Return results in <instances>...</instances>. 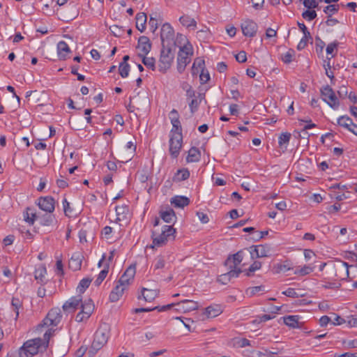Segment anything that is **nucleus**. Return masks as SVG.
Instances as JSON below:
<instances>
[{
	"instance_id": "21",
	"label": "nucleus",
	"mask_w": 357,
	"mask_h": 357,
	"mask_svg": "<svg viewBox=\"0 0 357 357\" xmlns=\"http://www.w3.org/2000/svg\"><path fill=\"white\" fill-rule=\"evenodd\" d=\"M158 294L159 291L158 289L143 288L142 290V295L138 296V299H141L142 297L145 301L151 302L158 296Z\"/></svg>"
},
{
	"instance_id": "42",
	"label": "nucleus",
	"mask_w": 357,
	"mask_h": 357,
	"mask_svg": "<svg viewBox=\"0 0 357 357\" xmlns=\"http://www.w3.org/2000/svg\"><path fill=\"white\" fill-rule=\"evenodd\" d=\"M142 63L147 68L151 69L152 70H155V60L153 57H146L142 56Z\"/></svg>"
},
{
	"instance_id": "55",
	"label": "nucleus",
	"mask_w": 357,
	"mask_h": 357,
	"mask_svg": "<svg viewBox=\"0 0 357 357\" xmlns=\"http://www.w3.org/2000/svg\"><path fill=\"white\" fill-rule=\"evenodd\" d=\"M264 286H256L251 288H249L247 289L246 293L248 294H250V296H253L256 294L257 293L264 291Z\"/></svg>"
},
{
	"instance_id": "38",
	"label": "nucleus",
	"mask_w": 357,
	"mask_h": 357,
	"mask_svg": "<svg viewBox=\"0 0 357 357\" xmlns=\"http://www.w3.org/2000/svg\"><path fill=\"white\" fill-rule=\"evenodd\" d=\"M337 123L340 126H342L349 130L350 129L351 125H353V121L347 116H342L338 119Z\"/></svg>"
},
{
	"instance_id": "14",
	"label": "nucleus",
	"mask_w": 357,
	"mask_h": 357,
	"mask_svg": "<svg viewBox=\"0 0 357 357\" xmlns=\"http://www.w3.org/2000/svg\"><path fill=\"white\" fill-rule=\"evenodd\" d=\"M243 258V250H240L232 256L229 257L225 261V265L228 266L229 268L240 269L239 268H237V266L241 263Z\"/></svg>"
},
{
	"instance_id": "20",
	"label": "nucleus",
	"mask_w": 357,
	"mask_h": 357,
	"mask_svg": "<svg viewBox=\"0 0 357 357\" xmlns=\"http://www.w3.org/2000/svg\"><path fill=\"white\" fill-rule=\"evenodd\" d=\"M116 219V222L127 220V216L129 212L128 206L123 204L121 206H115Z\"/></svg>"
},
{
	"instance_id": "64",
	"label": "nucleus",
	"mask_w": 357,
	"mask_h": 357,
	"mask_svg": "<svg viewBox=\"0 0 357 357\" xmlns=\"http://www.w3.org/2000/svg\"><path fill=\"white\" fill-rule=\"evenodd\" d=\"M197 215L198 218L199 219V220L202 223L206 224V223L208 222L209 218H208V216L207 215V214H206L203 212H197Z\"/></svg>"
},
{
	"instance_id": "59",
	"label": "nucleus",
	"mask_w": 357,
	"mask_h": 357,
	"mask_svg": "<svg viewBox=\"0 0 357 357\" xmlns=\"http://www.w3.org/2000/svg\"><path fill=\"white\" fill-rule=\"evenodd\" d=\"M149 26L153 32H155L158 27L157 18H153V15H150Z\"/></svg>"
},
{
	"instance_id": "23",
	"label": "nucleus",
	"mask_w": 357,
	"mask_h": 357,
	"mask_svg": "<svg viewBox=\"0 0 357 357\" xmlns=\"http://www.w3.org/2000/svg\"><path fill=\"white\" fill-rule=\"evenodd\" d=\"M136 28L140 31L144 32L146 29L147 16L145 13H139L136 15Z\"/></svg>"
},
{
	"instance_id": "30",
	"label": "nucleus",
	"mask_w": 357,
	"mask_h": 357,
	"mask_svg": "<svg viewBox=\"0 0 357 357\" xmlns=\"http://www.w3.org/2000/svg\"><path fill=\"white\" fill-rule=\"evenodd\" d=\"M37 220H39L40 223L44 226H50L55 221V217L51 213H47L45 215H38Z\"/></svg>"
},
{
	"instance_id": "2",
	"label": "nucleus",
	"mask_w": 357,
	"mask_h": 357,
	"mask_svg": "<svg viewBox=\"0 0 357 357\" xmlns=\"http://www.w3.org/2000/svg\"><path fill=\"white\" fill-rule=\"evenodd\" d=\"M80 305L81 311L76 315V321L78 322L88 319L94 310V305L91 299L86 300L82 303V297L81 295L71 297L66 301L63 305V310L67 312H73L75 311Z\"/></svg>"
},
{
	"instance_id": "18",
	"label": "nucleus",
	"mask_w": 357,
	"mask_h": 357,
	"mask_svg": "<svg viewBox=\"0 0 357 357\" xmlns=\"http://www.w3.org/2000/svg\"><path fill=\"white\" fill-rule=\"evenodd\" d=\"M127 287L121 285V284L117 282L116 285L112 289L109 294V301L111 302H116L123 296L124 291L127 289Z\"/></svg>"
},
{
	"instance_id": "7",
	"label": "nucleus",
	"mask_w": 357,
	"mask_h": 357,
	"mask_svg": "<svg viewBox=\"0 0 357 357\" xmlns=\"http://www.w3.org/2000/svg\"><path fill=\"white\" fill-rule=\"evenodd\" d=\"M183 136L181 132H174L173 130L170 131L169 135V153L173 158H176L182 147Z\"/></svg>"
},
{
	"instance_id": "25",
	"label": "nucleus",
	"mask_w": 357,
	"mask_h": 357,
	"mask_svg": "<svg viewBox=\"0 0 357 357\" xmlns=\"http://www.w3.org/2000/svg\"><path fill=\"white\" fill-rule=\"evenodd\" d=\"M57 52L59 59L65 60L70 50L65 41H60L57 44Z\"/></svg>"
},
{
	"instance_id": "52",
	"label": "nucleus",
	"mask_w": 357,
	"mask_h": 357,
	"mask_svg": "<svg viewBox=\"0 0 357 357\" xmlns=\"http://www.w3.org/2000/svg\"><path fill=\"white\" fill-rule=\"evenodd\" d=\"M275 317V316L273 315H271V314H263V315H261V316H258L256 319H255L253 321V323H261V322H265L268 320H271L272 319H273Z\"/></svg>"
},
{
	"instance_id": "5",
	"label": "nucleus",
	"mask_w": 357,
	"mask_h": 357,
	"mask_svg": "<svg viewBox=\"0 0 357 357\" xmlns=\"http://www.w3.org/2000/svg\"><path fill=\"white\" fill-rule=\"evenodd\" d=\"M61 310L58 307L52 308L49 311L42 323L38 325L37 330L42 331L43 328L50 329V326H56L61 320Z\"/></svg>"
},
{
	"instance_id": "9",
	"label": "nucleus",
	"mask_w": 357,
	"mask_h": 357,
	"mask_svg": "<svg viewBox=\"0 0 357 357\" xmlns=\"http://www.w3.org/2000/svg\"><path fill=\"white\" fill-rule=\"evenodd\" d=\"M322 100L326 102L331 108L336 109L340 105L339 100L331 86L328 85L321 89Z\"/></svg>"
},
{
	"instance_id": "62",
	"label": "nucleus",
	"mask_w": 357,
	"mask_h": 357,
	"mask_svg": "<svg viewBox=\"0 0 357 357\" xmlns=\"http://www.w3.org/2000/svg\"><path fill=\"white\" fill-rule=\"evenodd\" d=\"M236 344L238 347L243 348V347H245L247 346H250V341L246 338H241V339L236 340Z\"/></svg>"
},
{
	"instance_id": "53",
	"label": "nucleus",
	"mask_w": 357,
	"mask_h": 357,
	"mask_svg": "<svg viewBox=\"0 0 357 357\" xmlns=\"http://www.w3.org/2000/svg\"><path fill=\"white\" fill-rule=\"evenodd\" d=\"M171 123L172 124V129L174 132H182V128L181 125V122L179 119H170Z\"/></svg>"
},
{
	"instance_id": "40",
	"label": "nucleus",
	"mask_w": 357,
	"mask_h": 357,
	"mask_svg": "<svg viewBox=\"0 0 357 357\" xmlns=\"http://www.w3.org/2000/svg\"><path fill=\"white\" fill-rule=\"evenodd\" d=\"M38 215L32 211L30 208H26V214L24 215V220L30 225H33L34 221L37 220Z\"/></svg>"
},
{
	"instance_id": "63",
	"label": "nucleus",
	"mask_w": 357,
	"mask_h": 357,
	"mask_svg": "<svg viewBox=\"0 0 357 357\" xmlns=\"http://www.w3.org/2000/svg\"><path fill=\"white\" fill-rule=\"evenodd\" d=\"M236 61L239 63H244L247 61L246 53L244 51H241L235 56Z\"/></svg>"
},
{
	"instance_id": "48",
	"label": "nucleus",
	"mask_w": 357,
	"mask_h": 357,
	"mask_svg": "<svg viewBox=\"0 0 357 357\" xmlns=\"http://www.w3.org/2000/svg\"><path fill=\"white\" fill-rule=\"evenodd\" d=\"M119 74L122 77H126L128 76L130 71L129 64L120 63L119 67Z\"/></svg>"
},
{
	"instance_id": "50",
	"label": "nucleus",
	"mask_w": 357,
	"mask_h": 357,
	"mask_svg": "<svg viewBox=\"0 0 357 357\" xmlns=\"http://www.w3.org/2000/svg\"><path fill=\"white\" fill-rule=\"evenodd\" d=\"M276 354V352H269L266 350L264 352L257 351L253 352L252 357H275L274 355Z\"/></svg>"
},
{
	"instance_id": "37",
	"label": "nucleus",
	"mask_w": 357,
	"mask_h": 357,
	"mask_svg": "<svg viewBox=\"0 0 357 357\" xmlns=\"http://www.w3.org/2000/svg\"><path fill=\"white\" fill-rule=\"evenodd\" d=\"M126 148L128 150H130V151L129 155L126 157H123V156L120 155V158L122 159V162H128V161L130 160L133 155V153H135V151L136 150V146L134 144V143L132 142H128L126 146Z\"/></svg>"
},
{
	"instance_id": "45",
	"label": "nucleus",
	"mask_w": 357,
	"mask_h": 357,
	"mask_svg": "<svg viewBox=\"0 0 357 357\" xmlns=\"http://www.w3.org/2000/svg\"><path fill=\"white\" fill-rule=\"evenodd\" d=\"M340 6L338 4H331L326 6L324 9V12L331 17L332 15L337 13L339 10Z\"/></svg>"
},
{
	"instance_id": "8",
	"label": "nucleus",
	"mask_w": 357,
	"mask_h": 357,
	"mask_svg": "<svg viewBox=\"0 0 357 357\" xmlns=\"http://www.w3.org/2000/svg\"><path fill=\"white\" fill-rule=\"evenodd\" d=\"M174 59V54L170 48H162L160 52V56L158 61V69L160 72L165 73L172 65Z\"/></svg>"
},
{
	"instance_id": "32",
	"label": "nucleus",
	"mask_w": 357,
	"mask_h": 357,
	"mask_svg": "<svg viewBox=\"0 0 357 357\" xmlns=\"http://www.w3.org/2000/svg\"><path fill=\"white\" fill-rule=\"evenodd\" d=\"M190 176V172L188 169L183 168L178 169L173 177V181L180 182L188 179Z\"/></svg>"
},
{
	"instance_id": "28",
	"label": "nucleus",
	"mask_w": 357,
	"mask_h": 357,
	"mask_svg": "<svg viewBox=\"0 0 357 357\" xmlns=\"http://www.w3.org/2000/svg\"><path fill=\"white\" fill-rule=\"evenodd\" d=\"M284 323L292 328H299V317L298 315H289L283 317Z\"/></svg>"
},
{
	"instance_id": "58",
	"label": "nucleus",
	"mask_w": 357,
	"mask_h": 357,
	"mask_svg": "<svg viewBox=\"0 0 357 357\" xmlns=\"http://www.w3.org/2000/svg\"><path fill=\"white\" fill-rule=\"evenodd\" d=\"M204 60L198 58L195 60L192 68H198L199 70H202V69H204Z\"/></svg>"
},
{
	"instance_id": "49",
	"label": "nucleus",
	"mask_w": 357,
	"mask_h": 357,
	"mask_svg": "<svg viewBox=\"0 0 357 357\" xmlns=\"http://www.w3.org/2000/svg\"><path fill=\"white\" fill-rule=\"evenodd\" d=\"M302 17L308 21H311L316 18L317 13L314 10H307L303 13Z\"/></svg>"
},
{
	"instance_id": "22",
	"label": "nucleus",
	"mask_w": 357,
	"mask_h": 357,
	"mask_svg": "<svg viewBox=\"0 0 357 357\" xmlns=\"http://www.w3.org/2000/svg\"><path fill=\"white\" fill-rule=\"evenodd\" d=\"M222 309L219 305H212L205 308L204 315L205 318H214L222 313Z\"/></svg>"
},
{
	"instance_id": "27",
	"label": "nucleus",
	"mask_w": 357,
	"mask_h": 357,
	"mask_svg": "<svg viewBox=\"0 0 357 357\" xmlns=\"http://www.w3.org/2000/svg\"><path fill=\"white\" fill-rule=\"evenodd\" d=\"M201 158V152L196 147H192L188 151V155L187 156L186 160L188 162H197L199 161Z\"/></svg>"
},
{
	"instance_id": "60",
	"label": "nucleus",
	"mask_w": 357,
	"mask_h": 357,
	"mask_svg": "<svg viewBox=\"0 0 357 357\" xmlns=\"http://www.w3.org/2000/svg\"><path fill=\"white\" fill-rule=\"evenodd\" d=\"M282 294L291 297V298H298V294L296 291V290L293 288H288L287 290L282 292Z\"/></svg>"
},
{
	"instance_id": "15",
	"label": "nucleus",
	"mask_w": 357,
	"mask_h": 357,
	"mask_svg": "<svg viewBox=\"0 0 357 357\" xmlns=\"http://www.w3.org/2000/svg\"><path fill=\"white\" fill-rule=\"evenodd\" d=\"M269 252V248L263 245L252 246L250 248V253L252 259H255V257L260 258L268 257Z\"/></svg>"
},
{
	"instance_id": "44",
	"label": "nucleus",
	"mask_w": 357,
	"mask_h": 357,
	"mask_svg": "<svg viewBox=\"0 0 357 357\" xmlns=\"http://www.w3.org/2000/svg\"><path fill=\"white\" fill-rule=\"evenodd\" d=\"M313 271V268L311 267L310 266H304L302 268H297L295 271H294V273L296 274V275H308L310 274V273H312Z\"/></svg>"
},
{
	"instance_id": "13",
	"label": "nucleus",
	"mask_w": 357,
	"mask_h": 357,
	"mask_svg": "<svg viewBox=\"0 0 357 357\" xmlns=\"http://www.w3.org/2000/svg\"><path fill=\"white\" fill-rule=\"evenodd\" d=\"M241 29L245 36L253 37L257 31L258 26L254 21L247 20L242 23Z\"/></svg>"
},
{
	"instance_id": "57",
	"label": "nucleus",
	"mask_w": 357,
	"mask_h": 357,
	"mask_svg": "<svg viewBox=\"0 0 357 357\" xmlns=\"http://www.w3.org/2000/svg\"><path fill=\"white\" fill-rule=\"evenodd\" d=\"M303 5L305 7L312 9L318 7V3L316 0H304Z\"/></svg>"
},
{
	"instance_id": "35",
	"label": "nucleus",
	"mask_w": 357,
	"mask_h": 357,
	"mask_svg": "<svg viewBox=\"0 0 357 357\" xmlns=\"http://www.w3.org/2000/svg\"><path fill=\"white\" fill-rule=\"evenodd\" d=\"M165 266V261L162 257H158L155 259L153 272V274L158 275L160 274L158 270L162 269Z\"/></svg>"
},
{
	"instance_id": "29",
	"label": "nucleus",
	"mask_w": 357,
	"mask_h": 357,
	"mask_svg": "<svg viewBox=\"0 0 357 357\" xmlns=\"http://www.w3.org/2000/svg\"><path fill=\"white\" fill-rule=\"evenodd\" d=\"M181 24L188 29H195L197 27V22L195 19L189 15H183L179 18Z\"/></svg>"
},
{
	"instance_id": "47",
	"label": "nucleus",
	"mask_w": 357,
	"mask_h": 357,
	"mask_svg": "<svg viewBox=\"0 0 357 357\" xmlns=\"http://www.w3.org/2000/svg\"><path fill=\"white\" fill-rule=\"evenodd\" d=\"M109 30L116 37H121L124 33V29L122 27L115 24L110 26Z\"/></svg>"
},
{
	"instance_id": "41",
	"label": "nucleus",
	"mask_w": 357,
	"mask_h": 357,
	"mask_svg": "<svg viewBox=\"0 0 357 357\" xmlns=\"http://www.w3.org/2000/svg\"><path fill=\"white\" fill-rule=\"evenodd\" d=\"M92 281V279L89 278H83L79 282L78 286H77V291L79 293H84L85 290L89 287V284H91Z\"/></svg>"
},
{
	"instance_id": "16",
	"label": "nucleus",
	"mask_w": 357,
	"mask_h": 357,
	"mask_svg": "<svg viewBox=\"0 0 357 357\" xmlns=\"http://www.w3.org/2000/svg\"><path fill=\"white\" fill-rule=\"evenodd\" d=\"M229 269L230 270L228 272L223 273L218 277V282L223 284H226L231 278L238 277L239 274L243 272L241 269Z\"/></svg>"
},
{
	"instance_id": "31",
	"label": "nucleus",
	"mask_w": 357,
	"mask_h": 357,
	"mask_svg": "<svg viewBox=\"0 0 357 357\" xmlns=\"http://www.w3.org/2000/svg\"><path fill=\"white\" fill-rule=\"evenodd\" d=\"M160 217L161 218L167 223H171L174 221L176 219L175 213L173 209L169 208L166 211H160Z\"/></svg>"
},
{
	"instance_id": "39",
	"label": "nucleus",
	"mask_w": 357,
	"mask_h": 357,
	"mask_svg": "<svg viewBox=\"0 0 357 357\" xmlns=\"http://www.w3.org/2000/svg\"><path fill=\"white\" fill-rule=\"evenodd\" d=\"M310 40H311V43H312V38L310 35V33L307 32L306 35H303V37L301 39L300 42L298 43L297 45V49L298 50L304 49Z\"/></svg>"
},
{
	"instance_id": "24",
	"label": "nucleus",
	"mask_w": 357,
	"mask_h": 357,
	"mask_svg": "<svg viewBox=\"0 0 357 357\" xmlns=\"http://www.w3.org/2000/svg\"><path fill=\"white\" fill-rule=\"evenodd\" d=\"M68 266L74 271L79 270L82 266L81 256L77 253L73 254L69 260Z\"/></svg>"
},
{
	"instance_id": "10",
	"label": "nucleus",
	"mask_w": 357,
	"mask_h": 357,
	"mask_svg": "<svg viewBox=\"0 0 357 357\" xmlns=\"http://www.w3.org/2000/svg\"><path fill=\"white\" fill-rule=\"evenodd\" d=\"M175 311L180 313H187L198 309L199 305L197 302L192 300L184 299L175 304Z\"/></svg>"
},
{
	"instance_id": "19",
	"label": "nucleus",
	"mask_w": 357,
	"mask_h": 357,
	"mask_svg": "<svg viewBox=\"0 0 357 357\" xmlns=\"http://www.w3.org/2000/svg\"><path fill=\"white\" fill-rule=\"evenodd\" d=\"M174 31L169 23L164 24L161 27L160 38L162 42L168 40H173Z\"/></svg>"
},
{
	"instance_id": "51",
	"label": "nucleus",
	"mask_w": 357,
	"mask_h": 357,
	"mask_svg": "<svg viewBox=\"0 0 357 357\" xmlns=\"http://www.w3.org/2000/svg\"><path fill=\"white\" fill-rule=\"evenodd\" d=\"M294 55V51L289 50L285 54L282 56V59L285 63H289L292 61V57Z\"/></svg>"
},
{
	"instance_id": "4",
	"label": "nucleus",
	"mask_w": 357,
	"mask_h": 357,
	"mask_svg": "<svg viewBox=\"0 0 357 357\" xmlns=\"http://www.w3.org/2000/svg\"><path fill=\"white\" fill-rule=\"evenodd\" d=\"M109 333V330L107 327H101L97 330L93 341L88 351L90 356L95 355L107 342Z\"/></svg>"
},
{
	"instance_id": "12",
	"label": "nucleus",
	"mask_w": 357,
	"mask_h": 357,
	"mask_svg": "<svg viewBox=\"0 0 357 357\" xmlns=\"http://www.w3.org/2000/svg\"><path fill=\"white\" fill-rule=\"evenodd\" d=\"M54 199L52 197H40L38 199V206L39 208L49 213H52L54 210Z\"/></svg>"
},
{
	"instance_id": "33",
	"label": "nucleus",
	"mask_w": 357,
	"mask_h": 357,
	"mask_svg": "<svg viewBox=\"0 0 357 357\" xmlns=\"http://www.w3.org/2000/svg\"><path fill=\"white\" fill-rule=\"evenodd\" d=\"M46 273H47V270H46L45 266L44 265H40L35 270V273H34L35 279L40 282H43Z\"/></svg>"
},
{
	"instance_id": "43",
	"label": "nucleus",
	"mask_w": 357,
	"mask_h": 357,
	"mask_svg": "<svg viewBox=\"0 0 357 357\" xmlns=\"http://www.w3.org/2000/svg\"><path fill=\"white\" fill-rule=\"evenodd\" d=\"M291 133L289 132H282L278 138V144L280 147H282L283 145H287L289 142L291 138Z\"/></svg>"
},
{
	"instance_id": "26",
	"label": "nucleus",
	"mask_w": 357,
	"mask_h": 357,
	"mask_svg": "<svg viewBox=\"0 0 357 357\" xmlns=\"http://www.w3.org/2000/svg\"><path fill=\"white\" fill-rule=\"evenodd\" d=\"M171 203L175 207L183 208L190 204V199L184 196H175L172 198Z\"/></svg>"
},
{
	"instance_id": "56",
	"label": "nucleus",
	"mask_w": 357,
	"mask_h": 357,
	"mask_svg": "<svg viewBox=\"0 0 357 357\" xmlns=\"http://www.w3.org/2000/svg\"><path fill=\"white\" fill-rule=\"evenodd\" d=\"M349 266L348 263L342 261L340 263V264L339 265V266L337 267V270L344 271L345 273H344V276L347 278V277H349Z\"/></svg>"
},
{
	"instance_id": "17",
	"label": "nucleus",
	"mask_w": 357,
	"mask_h": 357,
	"mask_svg": "<svg viewBox=\"0 0 357 357\" xmlns=\"http://www.w3.org/2000/svg\"><path fill=\"white\" fill-rule=\"evenodd\" d=\"M137 48L142 54V56L148 54L151 49V43L149 38L145 36H140L138 40Z\"/></svg>"
},
{
	"instance_id": "61",
	"label": "nucleus",
	"mask_w": 357,
	"mask_h": 357,
	"mask_svg": "<svg viewBox=\"0 0 357 357\" xmlns=\"http://www.w3.org/2000/svg\"><path fill=\"white\" fill-rule=\"evenodd\" d=\"M347 323L350 327L357 328V315H351L348 317Z\"/></svg>"
},
{
	"instance_id": "3",
	"label": "nucleus",
	"mask_w": 357,
	"mask_h": 357,
	"mask_svg": "<svg viewBox=\"0 0 357 357\" xmlns=\"http://www.w3.org/2000/svg\"><path fill=\"white\" fill-rule=\"evenodd\" d=\"M176 229L171 225H164L162 227L161 233L152 232L153 243L155 246L161 247L168 241L175 239Z\"/></svg>"
},
{
	"instance_id": "34",
	"label": "nucleus",
	"mask_w": 357,
	"mask_h": 357,
	"mask_svg": "<svg viewBox=\"0 0 357 357\" xmlns=\"http://www.w3.org/2000/svg\"><path fill=\"white\" fill-rule=\"evenodd\" d=\"M202 99V95L199 93L196 98L191 99L189 102V107L192 114H194L198 109Z\"/></svg>"
},
{
	"instance_id": "46",
	"label": "nucleus",
	"mask_w": 357,
	"mask_h": 357,
	"mask_svg": "<svg viewBox=\"0 0 357 357\" xmlns=\"http://www.w3.org/2000/svg\"><path fill=\"white\" fill-rule=\"evenodd\" d=\"M261 267V263L260 261H254V263L249 267V268L247 271H245V275L248 277L251 276L252 275V273H254L255 271L260 269Z\"/></svg>"
},
{
	"instance_id": "6",
	"label": "nucleus",
	"mask_w": 357,
	"mask_h": 357,
	"mask_svg": "<svg viewBox=\"0 0 357 357\" xmlns=\"http://www.w3.org/2000/svg\"><path fill=\"white\" fill-rule=\"evenodd\" d=\"M192 53V47L190 45H186L180 48L177 57V70L180 73L184 71L186 66L190 62Z\"/></svg>"
},
{
	"instance_id": "11",
	"label": "nucleus",
	"mask_w": 357,
	"mask_h": 357,
	"mask_svg": "<svg viewBox=\"0 0 357 357\" xmlns=\"http://www.w3.org/2000/svg\"><path fill=\"white\" fill-rule=\"evenodd\" d=\"M135 273L136 266L135 264H131L127 268L118 282H120L121 285L128 287L130 283L133 281Z\"/></svg>"
},
{
	"instance_id": "36",
	"label": "nucleus",
	"mask_w": 357,
	"mask_h": 357,
	"mask_svg": "<svg viewBox=\"0 0 357 357\" xmlns=\"http://www.w3.org/2000/svg\"><path fill=\"white\" fill-rule=\"evenodd\" d=\"M109 270V264H106L105 268L100 272L98 275V278L94 282L96 286H99L102 281L105 279Z\"/></svg>"
},
{
	"instance_id": "54",
	"label": "nucleus",
	"mask_w": 357,
	"mask_h": 357,
	"mask_svg": "<svg viewBox=\"0 0 357 357\" xmlns=\"http://www.w3.org/2000/svg\"><path fill=\"white\" fill-rule=\"evenodd\" d=\"M201 84H206L210 79V75L207 70L202 69L199 75Z\"/></svg>"
},
{
	"instance_id": "1",
	"label": "nucleus",
	"mask_w": 357,
	"mask_h": 357,
	"mask_svg": "<svg viewBox=\"0 0 357 357\" xmlns=\"http://www.w3.org/2000/svg\"><path fill=\"white\" fill-rule=\"evenodd\" d=\"M52 328L45 331L43 338H33L26 341L19 349V357H33L39 351H45L49 345L50 337L54 335Z\"/></svg>"
}]
</instances>
